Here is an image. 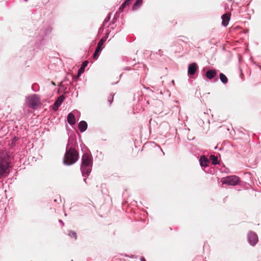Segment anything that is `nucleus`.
I'll use <instances>...</instances> for the list:
<instances>
[{"instance_id":"1","label":"nucleus","mask_w":261,"mask_h":261,"mask_svg":"<svg viewBox=\"0 0 261 261\" xmlns=\"http://www.w3.org/2000/svg\"><path fill=\"white\" fill-rule=\"evenodd\" d=\"M10 163L5 153H0V179L7 177L10 171Z\"/></svg>"},{"instance_id":"2","label":"nucleus","mask_w":261,"mask_h":261,"mask_svg":"<svg viewBox=\"0 0 261 261\" xmlns=\"http://www.w3.org/2000/svg\"><path fill=\"white\" fill-rule=\"evenodd\" d=\"M92 161L91 155L88 153H84L82 156V162L81 169L83 175L88 176L91 171Z\"/></svg>"},{"instance_id":"3","label":"nucleus","mask_w":261,"mask_h":261,"mask_svg":"<svg viewBox=\"0 0 261 261\" xmlns=\"http://www.w3.org/2000/svg\"><path fill=\"white\" fill-rule=\"evenodd\" d=\"M79 158V154L74 149L70 148L67 150L64 158V163L67 165H71L74 164Z\"/></svg>"},{"instance_id":"4","label":"nucleus","mask_w":261,"mask_h":261,"mask_svg":"<svg viewBox=\"0 0 261 261\" xmlns=\"http://www.w3.org/2000/svg\"><path fill=\"white\" fill-rule=\"evenodd\" d=\"M27 102L28 105L33 109H36L40 105V99L36 95H33L28 97Z\"/></svg>"},{"instance_id":"5","label":"nucleus","mask_w":261,"mask_h":261,"mask_svg":"<svg viewBox=\"0 0 261 261\" xmlns=\"http://www.w3.org/2000/svg\"><path fill=\"white\" fill-rule=\"evenodd\" d=\"M223 184L236 186L239 184V178L235 175L228 176L221 179Z\"/></svg>"},{"instance_id":"6","label":"nucleus","mask_w":261,"mask_h":261,"mask_svg":"<svg viewBox=\"0 0 261 261\" xmlns=\"http://www.w3.org/2000/svg\"><path fill=\"white\" fill-rule=\"evenodd\" d=\"M248 240L251 245L254 246L258 241L257 235L254 232H249L248 234Z\"/></svg>"},{"instance_id":"7","label":"nucleus","mask_w":261,"mask_h":261,"mask_svg":"<svg viewBox=\"0 0 261 261\" xmlns=\"http://www.w3.org/2000/svg\"><path fill=\"white\" fill-rule=\"evenodd\" d=\"M64 98L65 97L63 95H61L58 97V99L55 101V102L54 104L53 109L55 111H57L58 109L60 106L64 101Z\"/></svg>"},{"instance_id":"8","label":"nucleus","mask_w":261,"mask_h":261,"mask_svg":"<svg viewBox=\"0 0 261 261\" xmlns=\"http://www.w3.org/2000/svg\"><path fill=\"white\" fill-rule=\"evenodd\" d=\"M198 69V66L196 63H193L190 64L188 67V73L190 75H193Z\"/></svg>"},{"instance_id":"9","label":"nucleus","mask_w":261,"mask_h":261,"mask_svg":"<svg viewBox=\"0 0 261 261\" xmlns=\"http://www.w3.org/2000/svg\"><path fill=\"white\" fill-rule=\"evenodd\" d=\"M230 18V13H226L222 16V23L223 25L226 27L228 25Z\"/></svg>"},{"instance_id":"10","label":"nucleus","mask_w":261,"mask_h":261,"mask_svg":"<svg viewBox=\"0 0 261 261\" xmlns=\"http://www.w3.org/2000/svg\"><path fill=\"white\" fill-rule=\"evenodd\" d=\"M217 75V71L215 69L208 70L206 72V77L210 80L215 77Z\"/></svg>"},{"instance_id":"11","label":"nucleus","mask_w":261,"mask_h":261,"mask_svg":"<svg viewBox=\"0 0 261 261\" xmlns=\"http://www.w3.org/2000/svg\"><path fill=\"white\" fill-rule=\"evenodd\" d=\"M199 162L200 164L202 167H206L208 166L209 160L205 156L202 155L200 157Z\"/></svg>"},{"instance_id":"12","label":"nucleus","mask_w":261,"mask_h":261,"mask_svg":"<svg viewBox=\"0 0 261 261\" xmlns=\"http://www.w3.org/2000/svg\"><path fill=\"white\" fill-rule=\"evenodd\" d=\"M88 64V61H85L84 62H83L82 65L81 67V68L79 69L77 77H79L80 76L82 73H83L86 67L87 66Z\"/></svg>"},{"instance_id":"13","label":"nucleus","mask_w":261,"mask_h":261,"mask_svg":"<svg viewBox=\"0 0 261 261\" xmlns=\"http://www.w3.org/2000/svg\"><path fill=\"white\" fill-rule=\"evenodd\" d=\"M67 121L70 125H74L76 123V120L74 115L70 113L67 116Z\"/></svg>"},{"instance_id":"14","label":"nucleus","mask_w":261,"mask_h":261,"mask_svg":"<svg viewBox=\"0 0 261 261\" xmlns=\"http://www.w3.org/2000/svg\"><path fill=\"white\" fill-rule=\"evenodd\" d=\"M79 128L81 132H85L87 128V123L85 121H81L79 123Z\"/></svg>"},{"instance_id":"15","label":"nucleus","mask_w":261,"mask_h":261,"mask_svg":"<svg viewBox=\"0 0 261 261\" xmlns=\"http://www.w3.org/2000/svg\"><path fill=\"white\" fill-rule=\"evenodd\" d=\"M107 38L106 37H102L100 40L99 41L97 44V48L100 50V51L102 49V46L103 45L104 42L106 41Z\"/></svg>"},{"instance_id":"16","label":"nucleus","mask_w":261,"mask_h":261,"mask_svg":"<svg viewBox=\"0 0 261 261\" xmlns=\"http://www.w3.org/2000/svg\"><path fill=\"white\" fill-rule=\"evenodd\" d=\"M132 0H126L120 7L119 9V11H123L124 8L127 6L129 4L131 3Z\"/></svg>"},{"instance_id":"17","label":"nucleus","mask_w":261,"mask_h":261,"mask_svg":"<svg viewBox=\"0 0 261 261\" xmlns=\"http://www.w3.org/2000/svg\"><path fill=\"white\" fill-rule=\"evenodd\" d=\"M143 3V0H137L133 7V10H135L139 8Z\"/></svg>"},{"instance_id":"18","label":"nucleus","mask_w":261,"mask_h":261,"mask_svg":"<svg viewBox=\"0 0 261 261\" xmlns=\"http://www.w3.org/2000/svg\"><path fill=\"white\" fill-rule=\"evenodd\" d=\"M210 160L212 161V163L214 165H216L219 163L218 161V157L215 156L214 155H211L210 156Z\"/></svg>"},{"instance_id":"19","label":"nucleus","mask_w":261,"mask_h":261,"mask_svg":"<svg viewBox=\"0 0 261 261\" xmlns=\"http://www.w3.org/2000/svg\"><path fill=\"white\" fill-rule=\"evenodd\" d=\"M220 79L224 84H226L228 82L227 77L222 73L220 74Z\"/></svg>"},{"instance_id":"20","label":"nucleus","mask_w":261,"mask_h":261,"mask_svg":"<svg viewBox=\"0 0 261 261\" xmlns=\"http://www.w3.org/2000/svg\"><path fill=\"white\" fill-rule=\"evenodd\" d=\"M100 50L98 49V48H96V50L93 54V58L94 60H96L98 57V54L100 52Z\"/></svg>"},{"instance_id":"21","label":"nucleus","mask_w":261,"mask_h":261,"mask_svg":"<svg viewBox=\"0 0 261 261\" xmlns=\"http://www.w3.org/2000/svg\"><path fill=\"white\" fill-rule=\"evenodd\" d=\"M69 236H70L71 238H74V239H77V235H76V232H75L74 231H69V233H68Z\"/></svg>"},{"instance_id":"22","label":"nucleus","mask_w":261,"mask_h":261,"mask_svg":"<svg viewBox=\"0 0 261 261\" xmlns=\"http://www.w3.org/2000/svg\"><path fill=\"white\" fill-rule=\"evenodd\" d=\"M108 100L109 102V105H110L113 101V96L111 95H109L108 97Z\"/></svg>"},{"instance_id":"23","label":"nucleus","mask_w":261,"mask_h":261,"mask_svg":"<svg viewBox=\"0 0 261 261\" xmlns=\"http://www.w3.org/2000/svg\"><path fill=\"white\" fill-rule=\"evenodd\" d=\"M141 260V261H146L144 257H142Z\"/></svg>"}]
</instances>
